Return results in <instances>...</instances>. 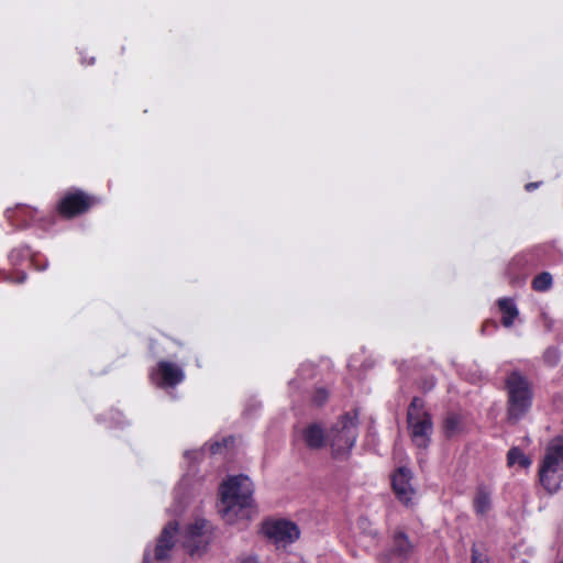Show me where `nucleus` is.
Instances as JSON below:
<instances>
[{
    "label": "nucleus",
    "mask_w": 563,
    "mask_h": 563,
    "mask_svg": "<svg viewBox=\"0 0 563 563\" xmlns=\"http://www.w3.org/2000/svg\"><path fill=\"white\" fill-rule=\"evenodd\" d=\"M218 512L222 519L232 525L239 519L250 518L254 499V485L245 475L231 476L220 486Z\"/></svg>",
    "instance_id": "1"
},
{
    "label": "nucleus",
    "mask_w": 563,
    "mask_h": 563,
    "mask_svg": "<svg viewBox=\"0 0 563 563\" xmlns=\"http://www.w3.org/2000/svg\"><path fill=\"white\" fill-rule=\"evenodd\" d=\"M507 391V418L516 423L522 419L532 405L533 391L529 379L521 373L511 372L505 382Z\"/></svg>",
    "instance_id": "2"
},
{
    "label": "nucleus",
    "mask_w": 563,
    "mask_h": 563,
    "mask_svg": "<svg viewBox=\"0 0 563 563\" xmlns=\"http://www.w3.org/2000/svg\"><path fill=\"white\" fill-rule=\"evenodd\" d=\"M542 487L550 494L556 493L563 482V438L549 442L539 468Z\"/></svg>",
    "instance_id": "3"
},
{
    "label": "nucleus",
    "mask_w": 563,
    "mask_h": 563,
    "mask_svg": "<svg viewBox=\"0 0 563 563\" xmlns=\"http://www.w3.org/2000/svg\"><path fill=\"white\" fill-rule=\"evenodd\" d=\"M423 406V401L415 397L407 411L409 435L418 449H427L429 446L433 432L431 416L424 410Z\"/></svg>",
    "instance_id": "4"
},
{
    "label": "nucleus",
    "mask_w": 563,
    "mask_h": 563,
    "mask_svg": "<svg viewBox=\"0 0 563 563\" xmlns=\"http://www.w3.org/2000/svg\"><path fill=\"white\" fill-rule=\"evenodd\" d=\"M357 411L344 415L331 429L329 442L334 457H345L354 446L357 431Z\"/></svg>",
    "instance_id": "5"
},
{
    "label": "nucleus",
    "mask_w": 563,
    "mask_h": 563,
    "mask_svg": "<svg viewBox=\"0 0 563 563\" xmlns=\"http://www.w3.org/2000/svg\"><path fill=\"white\" fill-rule=\"evenodd\" d=\"M265 534L277 545L286 548L300 537V530L296 523L289 520H275L266 523Z\"/></svg>",
    "instance_id": "6"
},
{
    "label": "nucleus",
    "mask_w": 563,
    "mask_h": 563,
    "mask_svg": "<svg viewBox=\"0 0 563 563\" xmlns=\"http://www.w3.org/2000/svg\"><path fill=\"white\" fill-rule=\"evenodd\" d=\"M207 528L208 522L205 519H197L186 529L183 544L191 555L200 554L206 550L209 542Z\"/></svg>",
    "instance_id": "7"
},
{
    "label": "nucleus",
    "mask_w": 563,
    "mask_h": 563,
    "mask_svg": "<svg viewBox=\"0 0 563 563\" xmlns=\"http://www.w3.org/2000/svg\"><path fill=\"white\" fill-rule=\"evenodd\" d=\"M92 205V197L80 190H76L65 195L58 205V210L60 214L71 218L86 212Z\"/></svg>",
    "instance_id": "8"
},
{
    "label": "nucleus",
    "mask_w": 563,
    "mask_h": 563,
    "mask_svg": "<svg viewBox=\"0 0 563 563\" xmlns=\"http://www.w3.org/2000/svg\"><path fill=\"white\" fill-rule=\"evenodd\" d=\"M151 377L161 387H174L184 380L185 373L178 365L162 361L152 372Z\"/></svg>",
    "instance_id": "9"
},
{
    "label": "nucleus",
    "mask_w": 563,
    "mask_h": 563,
    "mask_svg": "<svg viewBox=\"0 0 563 563\" xmlns=\"http://www.w3.org/2000/svg\"><path fill=\"white\" fill-rule=\"evenodd\" d=\"M411 479V471L405 466L398 467L391 477L393 489L397 498L404 504H408L415 495Z\"/></svg>",
    "instance_id": "10"
},
{
    "label": "nucleus",
    "mask_w": 563,
    "mask_h": 563,
    "mask_svg": "<svg viewBox=\"0 0 563 563\" xmlns=\"http://www.w3.org/2000/svg\"><path fill=\"white\" fill-rule=\"evenodd\" d=\"M177 530L178 525L176 521H170L164 527L155 547V560L164 561L168 558L169 551L175 545Z\"/></svg>",
    "instance_id": "11"
},
{
    "label": "nucleus",
    "mask_w": 563,
    "mask_h": 563,
    "mask_svg": "<svg viewBox=\"0 0 563 563\" xmlns=\"http://www.w3.org/2000/svg\"><path fill=\"white\" fill-rule=\"evenodd\" d=\"M36 210L27 206H16L5 211L7 219L16 227H26L34 221Z\"/></svg>",
    "instance_id": "12"
},
{
    "label": "nucleus",
    "mask_w": 563,
    "mask_h": 563,
    "mask_svg": "<svg viewBox=\"0 0 563 563\" xmlns=\"http://www.w3.org/2000/svg\"><path fill=\"white\" fill-rule=\"evenodd\" d=\"M413 547L409 541L408 537L402 531L396 532L393 540L390 555L400 560V562L402 563L410 556Z\"/></svg>",
    "instance_id": "13"
},
{
    "label": "nucleus",
    "mask_w": 563,
    "mask_h": 563,
    "mask_svg": "<svg viewBox=\"0 0 563 563\" xmlns=\"http://www.w3.org/2000/svg\"><path fill=\"white\" fill-rule=\"evenodd\" d=\"M476 515L484 517L492 509V490L486 486H478L473 499Z\"/></svg>",
    "instance_id": "14"
},
{
    "label": "nucleus",
    "mask_w": 563,
    "mask_h": 563,
    "mask_svg": "<svg viewBox=\"0 0 563 563\" xmlns=\"http://www.w3.org/2000/svg\"><path fill=\"white\" fill-rule=\"evenodd\" d=\"M302 437L307 446L312 450L322 448L325 441L323 429L317 423L309 424L303 430Z\"/></svg>",
    "instance_id": "15"
},
{
    "label": "nucleus",
    "mask_w": 563,
    "mask_h": 563,
    "mask_svg": "<svg viewBox=\"0 0 563 563\" xmlns=\"http://www.w3.org/2000/svg\"><path fill=\"white\" fill-rule=\"evenodd\" d=\"M499 310L503 313L501 323L506 328L514 324L515 319L518 317L519 311L515 302L509 298H501L498 300Z\"/></svg>",
    "instance_id": "16"
},
{
    "label": "nucleus",
    "mask_w": 563,
    "mask_h": 563,
    "mask_svg": "<svg viewBox=\"0 0 563 563\" xmlns=\"http://www.w3.org/2000/svg\"><path fill=\"white\" fill-rule=\"evenodd\" d=\"M463 430V418L461 415L450 412L444 419V432L446 437H454Z\"/></svg>",
    "instance_id": "17"
},
{
    "label": "nucleus",
    "mask_w": 563,
    "mask_h": 563,
    "mask_svg": "<svg viewBox=\"0 0 563 563\" xmlns=\"http://www.w3.org/2000/svg\"><path fill=\"white\" fill-rule=\"evenodd\" d=\"M507 464L510 467L515 464H519L521 467H529L531 460L519 448L514 446L507 453Z\"/></svg>",
    "instance_id": "18"
},
{
    "label": "nucleus",
    "mask_w": 563,
    "mask_h": 563,
    "mask_svg": "<svg viewBox=\"0 0 563 563\" xmlns=\"http://www.w3.org/2000/svg\"><path fill=\"white\" fill-rule=\"evenodd\" d=\"M552 285V276L550 273H541L536 276L532 280V287L537 291H545Z\"/></svg>",
    "instance_id": "19"
},
{
    "label": "nucleus",
    "mask_w": 563,
    "mask_h": 563,
    "mask_svg": "<svg viewBox=\"0 0 563 563\" xmlns=\"http://www.w3.org/2000/svg\"><path fill=\"white\" fill-rule=\"evenodd\" d=\"M544 362L550 365L554 366L560 361V353L559 350L555 347H548L543 354Z\"/></svg>",
    "instance_id": "20"
},
{
    "label": "nucleus",
    "mask_w": 563,
    "mask_h": 563,
    "mask_svg": "<svg viewBox=\"0 0 563 563\" xmlns=\"http://www.w3.org/2000/svg\"><path fill=\"white\" fill-rule=\"evenodd\" d=\"M360 527L363 529V532L368 537L376 539L378 538V531L371 527V523L366 519H362L360 521Z\"/></svg>",
    "instance_id": "21"
},
{
    "label": "nucleus",
    "mask_w": 563,
    "mask_h": 563,
    "mask_svg": "<svg viewBox=\"0 0 563 563\" xmlns=\"http://www.w3.org/2000/svg\"><path fill=\"white\" fill-rule=\"evenodd\" d=\"M328 398V391L323 388H319L316 390L313 396V402L318 406H321Z\"/></svg>",
    "instance_id": "22"
},
{
    "label": "nucleus",
    "mask_w": 563,
    "mask_h": 563,
    "mask_svg": "<svg viewBox=\"0 0 563 563\" xmlns=\"http://www.w3.org/2000/svg\"><path fill=\"white\" fill-rule=\"evenodd\" d=\"M472 561L473 563H488L487 559L484 558L475 548L472 549Z\"/></svg>",
    "instance_id": "23"
},
{
    "label": "nucleus",
    "mask_w": 563,
    "mask_h": 563,
    "mask_svg": "<svg viewBox=\"0 0 563 563\" xmlns=\"http://www.w3.org/2000/svg\"><path fill=\"white\" fill-rule=\"evenodd\" d=\"M238 563H258V561L253 556H247L241 559Z\"/></svg>",
    "instance_id": "24"
},
{
    "label": "nucleus",
    "mask_w": 563,
    "mask_h": 563,
    "mask_svg": "<svg viewBox=\"0 0 563 563\" xmlns=\"http://www.w3.org/2000/svg\"><path fill=\"white\" fill-rule=\"evenodd\" d=\"M540 186V183H529L526 185V190L531 191L537 189Z\"/></svg>",
    "instance_id": "25"
},
{
    "label": "nucleus",
    "mask_w": 563,
    "mask_h": 563,
    "mask_svg": "<svg viewBox=\"0 0 563 563\" xmlns=\"http://www.w3.org/2000/svg\"><path fill=\"white\" fill-rule=\"evenodd\" d=\"M143 563H152V562H151V556H150V552H148V551H145V553H144V556H143Z\"/></svg>",
    "instance_id": "26"
},
{
    "label": "nucleus",
    "mask_w": 563,
    "mask_h": 563,
    "mask_svg": "<svg viewBox=\"0 0 563 563\" xmlns=\"http://www.w3.org/2000/svg\"><path fill=\"white\" fill-rule=\"evenodd\" d=\"M26 278V275L24 273L19 274L18 283H23Z\"/></svg>",
    "instance_id": "27"
},
{
    "label": "nucleus",
    "mask_w": 563,
    "mask_h": 563,
    "mask_svg": "<svg viewBox=\"0 0 563 563\" xmlns=\"http://www.w3.org/2000/svg\"><path fill=\"white\" fill-rule=\"evenodd\" d=\"M219 448H220V444L216 443L214 445H212L211 449H212L213 452H217L219 450Z\"/></svg>",
    "instance_id": "28"
},
{
    "label": "nucleus",
    "mask_w": 563,
    "mask_h": 563,
    "mask_svg": "<svg viewBox=\"0 0 563 563\" xmlns=\"http://www.w3.org/2000/svg\"><path fill=\"white\" fill-rule=\"evenodd\" d=\"M389 559V554H384L380 556V560H388Z\"/></svg>",
    "instance_id": "29"
}]
</instances>
